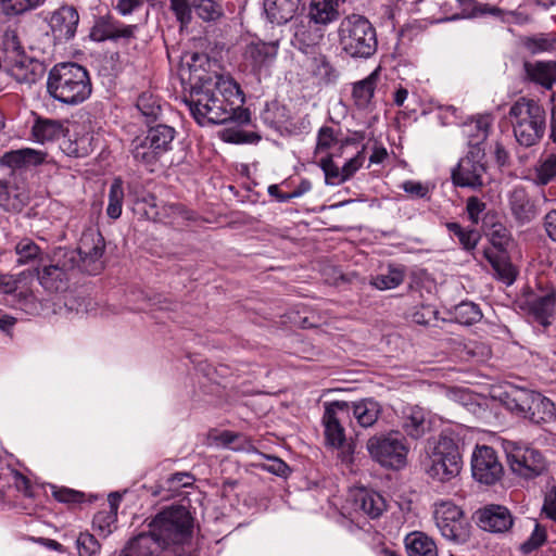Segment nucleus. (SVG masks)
Masks as SVG:
<instances>
[{"mask_svg": "<svg viewBox=\"0 0 556 556\" xmlns=\"http://www.w3.org/2000/svg\"><path fill=\"white\" fill-rule=\"evenodd\" d=\"M96 148L94 135L90 131L75 132L74 139H68L65 142L64 150L68 155L75 157H85L93 152Z\"/></svg>", "mask_w": 556, "mask_h": 556, "instance_id": "72a5a7b5", "label": "nucleus"}, {"mask_svg": "<svg viewBox=\"0 0 556 556\" xmlns=\"http://www.w3.org/2000/svg\"><path fill=\"white\" fill-rule=\"evenodd\" d=\"M350 420L349 402L333 401L325 404L323 425L325 439L332 447H342L345 443L344 424Z\"/></svg>", "mask_w": 556, "mask_h": 556, "instance_id": "4468645a", "label": "nucleus"}, {"mask_svg": "<svg viewBox=\"0 0 556 556\" xmlns=\"http://www.w3.org/2000/svg\"><path fill=\"white\" fill-rule=\"evenodd\" d=\"M314 74L325 84L334 83L339 76L338 71L332 66L326 55H320L315 59Z\"/></svg>", "mask_w": 556, "mask_h": 556, "instance_id": "de8ad7c7", "label": "nucleus"}, {"mask_svg": "<svg viewBox=\"0 0 556 556\" xmlns=\"http://www.w3.org/2000/svg\"><path fill=\"white\" fill-rule=\"evenodd\" d=\"M79 23V14L72 5H62L50 18V27L54 37L61 41L74 38Z\"/></svg>", "mask_w": 556, "mask_h": 556, "instance_id": "aec40b11", "label": "nucleus"}, {"mask_svg": "<svg viewBox=\"0 0 556 556\" xmlns=\"http://www.w3.org/2000/svg\"><path fill=\"white\" fill-rule=\"evenodd\" d=\"M152 533L165 548L188 543L193 532V518L181 506H169L161 510L149 523Z\"/></svg>", "mask_w": 556, "mask_h": 556, "instance_id": "0eeeda50", "label": "nucleus"}, {"mask_svg": "<svg viewBox=\"0 0 556 556\" xmlns=\"http://www.w3.org/2000/svg\"><path fill=\"white\" fill-rule=\"evenodd\" d=\"M405 546L408 556H438V547L432 538L420 531L406 535Z\"/></svg>", "mask_w": 556, "mask_h": 556, "instance_id": "2f4dec72", "label": "nucleus"}, {"mask_svg": "<svg viewBox=\"0 0 556 556\" xmlns=\"http://www.w3.org/2000/svg\"><path fill=\"white\" fill-rule=\"evenodd\" d=\"M92 86L88 71L74 62L55 64L48 74L47 91L56 101L76 105L91 94Z\"/></svg>", "mask_w": 556, "mask_h": 556, "instance_id": "f03ea898", "label": "nucleus"}, {"mask_svg": "<svg viewBox=\"0 0 556 556\" xmlns=\"http://www.w3.org/2000/svg\"><path fill=\"white\" fill-rule=\"evenodd\" d=\"M486 205L477 197H470L467 199L466 211L468 218L475 225L480 220V215L485 211Z\"/></svg>", "mask_w": 556, "mask_h": 556, "instance_id": "13d9d810", "label": "nucleus"}, {"mask_svg": "<svg viewBox=\"0 0 556 556\" xmlns=\"http://www.w3.org/2000/svg\"><path fill=\"white\" fill-rule=\"evenodd\" d=\"M65 122L46 117H36L31 127V135L35 141L40 143L59 140L67 134Z\"/></svg>", "mask_w": 556, "mask_h": 556, "instance_id": "a878e982", "label": "nucleus"}, {"mask_svg": "<svg viewBox=\"0 0 556 556\" xmlns=\"http://www.w3.org/2000/svg\"><path fill=\"white\" fill-rule=\"evenodd\" d=\"M165 549L161 541L152 533H140L122 552L121 556H159Z\"/></svg>", "mask_w": 556, "mask_h": 556, "instance_id": "393cba45", "label": "nucleus"}, {"mask_svg": "<svg viewBox=\"0 0 556 556\" xmlns=\"http://www.w3.org/2000/svg\"><path fill=\"white\" fill-rule=\"evenodd\" d=\"M327 185L337 186L345 182L343 168H340L332 160V155H327L319 163Z\"/></svg>", "mask_w": 556, "mask_h": 556, "instance_id": "a18cd8bd", "label": "nucleus"}, {"mask_svg": "<svg viewBox=\"0 0 556 556\" xmlns=\"http://www.w3.org/2000/svg\"><path fill=\"white\" fill-rule=\"evenodd\" d=\"M553 46H554V42L547 38H529L526 41V47L532 53L548 51L553 48Z\"/></svg>", "mask_w": 556, "mask_h": 556, "instance_id": "69168bd1", "label": "nucleus"}, {"mask_svg": "<svg viewBox=\"0 0 556 556\" xmlns=\"http://www.w3.org/2000/svg\"><path fill=\"white\" fill-rule=\"evenodd\" d=\"M13 479H14V485L18 492H21L26 497L34 496L31 484L25 476L16 472L14 475Z\"/></svg>", "mask_w": 556, "mask_h": 556, "instance_id": "338daca9", "label": "nucleus"}, {"mask_svg": "<svg viewBox=\"0 0 556 556\" xmlns=\"http://www.w3.org/2000/svg\"><path fill=\"white\" fill-rule=\"evenodd\" d=\"M435 315L437 311L432 306H421L412 314V319L418 325H428L435 319Z\"/></svg>", "mask_w": 556, "mask_h": 556, "instance_id": "0e129e2a", "label": "nucleus"}, {"mask_svg": "<svg viewBox=\"0 0 556 556\" xmlns=\"http://www.w3.org/2000/svg\"><path fill=\"white\" fill-rule=\"evenodd\" d=\"M105 250V241L102 235L96 230L83 233L77 249H64L65 253L75 254L73 268L88 275H97L104 267L102 260Z\"/></svg>", "mask_w": 556, "mask_h": 556, "instance_id": "f8f14e48", "label": "nucleus"}, {"mask_svg": "<svg viewBox=\"0 0 556 556\" xmlns=\"http://www.w3.org/2000/svg\"><path fill=\"white\" fill-rule=\"evenodd\" d=\"M546 539V529L536 522L530 536L520 545V551L523 554H530L541 547Z\"/></svg>", "mask_w": 556, "mask_h": 556, "instance_id": "8fccbe9b", "label": "nucleus"}, {"mask_svg": "<svg viewBox=\"0 0 556 556\" xmlns=\"http://www.w3.org/2000/svg\"><path fill=\"white\" fill-rule=\"evenodd\" d=\"M9 74L18 84L31 86L39 81L45 74V65L42 62L20 55L10 62Z\"/></svg>", "mask_w": 556, "mask_h": 556, "instance_id": "412c9836", "label": "nucleus"}, {"mask_svg": "<svg viewBox=\"0 0 556 556\" xmlns=\"http://www.w3.org/2000/svg\"><path fill=\"white\" fill-rule=\"evenodd\" d=\"M136 108L148 125L155 122L163 111L161 100L150 91H144L138 97Z\"/></svg>", "mask_w": 556, "mask_h": 556, "instance_id": "f704fd0d", "label": "nucleus"}, {"mask_svg": "<svg viewBox=\"0 0 556 556\" xmlns=\"http://www.w3.org/2000/svg\"><path fill=\"white\" fill-rule=\"evenodd\" d=\"M455 320L465 326H471L482 318L480 307L473 302H462L454 307L453 312Z\"/></svg>", "mask_w": 556, "mask_h": 556, "instance_id": "e433bc0d", "label": "nucleus"}, {"mask_svg": "<svg viewBox=\"0 0 556 556\" xmlns=\"http://www.w3.org/2000/svg\"><path fill=\"white\" fill-rule=\"evenodd\" d=\"M176 129L166 124L150 126L143 137H136L130 144L134 160L143 165H153L173 149Z\"/></svg>", "mask_w": 556, "mask_h": 556, "instance_id": "1a4fd4ad", "label": "nucleus"}, {"mask_svg": "<svg viewBox=\"0 0 556 556\" xmlns=\"http://www.w3.org/2000/svg\"><path fill=\"white\" fill-rule=\"evenodd\" d=\"M336 141L337 138L332 127L324 126L318 130L317 150H328Z\"/></svg>", "mask_w": 556, "mask_h": 556, "instance_id": "e2e57ef3", "label": "nucleus"}, {"mask_svg": "<svg viewBox=\"0 0 556 556\" xmlns=\"http://www.w3.org/2000/svg\"><path fill=\"white\" fill-rule=\"evenodd\" d=\"M523 67L527 79L545 89H552L556 83V62H525Z\"/></svg>", "mask_w": 556, "mask_h": 556, "instance_id": "bb28decb", "label": "nucleus"}, {"mask_svg": "<svg viewBox=\"0 0 556 556\" xmlns=\"http://www.w3.org/2000/svg\"><path fill=\"white\" fill-rule=\"evenodd\" d=\"M422 466L432 480H453L460 473L463 467L458 442L452 437L441 434L433 445L429 446Z\"/></svg>", "mask_w": 556, "mask_h": 556, "instance_id": "423d86ee", "label": "nucleus"}, {"mask_svg": "<svg viewBox=\"0 0 556 556\" xmlns=\"http://www.w3.org/2000/svg\"><path fill=\"white\" fill-rule=\"evenodd\" d=\"M404 270L390 267L386 274L372 278L371 285L379 290H389L399 287L404 280Z\"/></svg>", "mask_w": 556, "mask_h": 556, "instance_id": "37998d69", "label": "nucleus"}, {"mask_svg": "<svg viewBox=\"0 0 556 556\" xmlns=\"http://www.w3.org/2000/svg\"><path fill=\"white\" fill-rule=\"evenodd\" d=\"M490 242L500 251H504L511 241V235L508 228L501 224H493L489 231Z\"/></svg>", "mask_w": 556, "mask_h": 556, "instance_id": "3c124183", "label": "nucleus"}, {"mask_svg": "<svg viewBox=\"0 0 556 556\" xmlns=\"http://www.w3.org/2000/svg\"><path fill=\"white\" fill-rule=\"evenodd\" d=\"M138 25H126L111 15L99 16L90 29V38L93 41L102 42L106 40L128 41L136 38Z\"/></svg>", "mask_w": 556, "mask_h": 556, "instance_id": "dca6fc26", "label": "nucleus"}, {"mask_svg": "<svg viewBox=\"0 0 556 556\" xmlns=\"http://www.w3.org/2000/svg\"><path fill=\"white\" fill-rule=\"evenodd\" d=\"M195 14L205 22H213L223 15L222 0H193Z\"/></svg>", "mask_w": 556, "mask_h": 556, "instance_id": "4c0bfd02", "label": "nucleus"}, {"mask_svg": "<svg viewBox=\"0 0 556 556\" xmlns=\"http://www.w3.org/2000/svg\"><path fill=\"white\" fill-rule=\"evenodd\" d=\"M278 50V41H253L245 46L243 60L254 74H261L274 64Z\"/></svg>", "mask_w": 556, "mask_h": 556, "instance_id": "a211bd4d", "label": "nucleus"}, {"mask_svg": "<svg viewBox=\"0 0 556 556\" xmlns=\"http://www.w3.org/2000/svg\"><path fill=\"white\" fill-rule=\"evenodd\" d=\"M124 201L123 180L115 178L109 190V201L106 214L112 219H117L122 215V207Z\"/></svg>", "mask_w": 556, "mask_h": 556, "instance_id": "c9c22d12", "label": "nucleus"}, {"mask_svg": "<svg viewBox=\"0 0 556 556\" xmlns=\"http://www.w3.org/2000/svg\"><path fill=\"white\" fill-rule=\"evenodd\" d=\"M556 305V292L553 288L540 290L536 293L529 294L521 308L534 321L543 327L551 325V318L554 315Z\"/></svg>", "mask_w": 556, "mask_h": 556, "instance_id": "f3484780", "label": "nucleus"}, {"mask_svg": "<svg viewBox=\"0 0 556 556\" xmlns=\"http://www.w3.org/2000/svg\"><path fill=\"white\" fill-rule=\"evenodd\" d=\"M15 253L17 255L16 263L18 265H26L38 260L41 250L31 239L23 238L16 243Z\"/></svg>", "mask_w": 556, "mask_h": 556, "instance_id": "ea45409f", "label": "nucleus"}, {"mask_svg": "<svg viewBox=\"0 0 556 556\" xmlns=\"http://www.w3.org/2000/svg\"><path fill=\"white\" fill-rule=\"evenodd\" d=\"M303 5V0H263L264 12L270 23L278 25L291 21Z\"/></svg>", "mask_w": 556, "mask_h": 556, "instance_id": "b1692460", "label": "nucleus"}, {"mask_svg": "<svg viewBox=\"0 0 556 556\" xmlns=\"http://www.w3.org/2000/svg\"><path fill=\"white\" fill-rule=\"evenodd\" d=\"M350 416L353 415L358 425L368 428L374 426L380 414V404L372 399H363L358 402H349Z\"/></svg>", "mask_w": 556, "mask_h": 556, "instance_id": "c756f323", "label": "nucleus"}, {"mask_svg": "<svg viewBox=\"0 0 556 556\" xmlns=\"http://www.w3.org/2000/svg\"><path fill=\"white\" fill-rule=\"evenodd\" d=\"M509 118L517 142L526 148L535 146L545 132V110L536 101L518 99L509 109Z\"/></svg>", "mask_w": 556, "mask_h": 556, "instance_id": "39448f33", "label": "nucleus"}, {"mask_svg": "<svg viewBox=\"0 0 556 556\" xmlns=\"http://www.w3.org/2000/svg\"><path fill=\"white\" fill-rule=\"evenodd\" d=\"M365 162V148L356 153L353 157H351L345 164L342 166L345 180H349L353 175L363 166Z\"/></svg>", "mask_w": 556, "mask_h": 556, "instance_id": "052dcab7", "label": "nucleus"}, {"mask_svg": "<svg viewBox=\"0 0 556 556\" xmlns=\"http://www.w3.org/2000/svg\"><path fill=\"white\" fill-rule=\"evenodd\" d=\"M370 457L381 466L400 469L406 465L409 446L397 430L372 435L366 443Z\"/></svg>", "mask_w": 556, "mask_h": 556, "instance_id": "9d476101", "label": "nucleus"}, {"mask_svg": "<svg viewBox=\"0 0 556 556\" xmlns=\"http://www.w3.org/2000/svg\"><path fill=\"white\" fill-rule=\"evenodd\" d=\"M45 157L46 153L26 148L5 152L1 157V164L11 168H20L41 164Z\"/></svg>", "mask_w": 556, "mask_h": 556, "instance_id": "7c9ffc66", "label": "nucleus"}, {"mask_svg": "<svg viewBox=\"0 0 556 556\" xmlns=\"http://www.w3.org/2000/svg\"><path fill=\"white\" fill-rule=\"evenodd\" d=\"M76 548L78 556H99L101 544L89 532H80L76 539Z\"/></svg>", "mask_w": 556, "mask_h": 556, "instance_id": "49530a36", "label": "nucleus"}, {"mask_svg": "<svg viewBox=\"0 0 556 556\" xmlns=\"http://www.w3.org/2000/svg\"><path fill=\"white\" fill-rule=\"evenodd\" d=\"M472 477L480 483L495 484L504 475L496 452L486 445L477 446L471 458Z\"/></svg>", "mask_w": 556, "mask_h": 556, "instance_id": "2eb2a0df", "label": "nucleus"}, {"mask_svg": "<svg viewBox=\"0 0 556 556\" xmlns=\"http://www.w3.org/2000/svg\"><path fill=\"white\" fill-rule=\"evenodd\" d=\"M544 227L548 237L556 242V210H552L545 215Z\"/></svg>", "mask_w": 556, "mask_h": 556, "instance_id": "774afa93", "label": "nucleus"}, {"mask_svg": "<svg viewBox=\"0 0 556 556\" xmlns=\"http://www.w3.org/2000/svg\"><path fill=\"white\" fill-rule=\"evenodd\" d=\"M556 179V153H551L542 159L535 167V181L546 186Z\"/></svg>", "mask_w": 556, "mask_h": 556, "instance_id": "58836bf2", "label": "nucleus"}, {"mask_svg": "<svg viewBox=\"0 0 556 556\" xmlns=\"http://www.w3.org/2000/svg\"><path fill=\"white\" fill-rule=\"evenodd\" d=\"M223 138L231 143H255L261 140V136L256 132L244 131L240 129H226Z\"/></svg>", "mask_w": 556, "mask_h": 556, "instance_id": "864d4df0", "label": "nucleus"}, {"mask_svg": "<svg viewBox=\"0 0 556 556\" xmlns=\"http://www.w3.org/2000/svg\"><path fill=\"white\" fill-rule=\"evenodd\" d=\"M401 427L412 439H419L429 430L430 422L424 408L417 405L406 406L402 410Z\"/></svg>", "mask_w": 556, "mask_h": 556, "instance_id": "5701e85b", "label": "nucleus"}, {"mask_svg": "<svg viewBox=\"0 0 556 556\" xmlns=\"http://www.w3.org/2000/svg\"><path fill=\"white\" fill-rule=\"evenodd\" d=\"M261 467L265 471L281 478H287L291 472L290 467L282 459L275 456H266Z\"/></svg>", "mask_w": 556, "mask_h": 556, "instance_id": "5fc2aeb1", "label": "nucleus"}, {"mask_svg": "<svg viewBox=\"0 0 556 556\" xmlns=\"http://www.w3.org/2000/svg\"><path fill=\"white\" fill-rule=\"evenodd\" d=\"M457 239L464 250L472 251L480 240V235L475 229H463L460 233H458Z\"/></svg>", "mask_w": 556, "mask_h": 556, "instance_id": "680f3d73", "label": "nucleus"}, {"mask_svg": "<svg viewBox=\"0 0 556 556\" xmlns=\"http://www.w3.org/2000/svg\"><path fill=\"white\" fill-rule=\"evenodd\" d=\"M354 505L371 519L379 518L387 509L386 500L381 494L364 489L355 493Z\"/></svg>", "mask_w": 556, "mask_h": 556, "instance_id": "cd10ccee", "label": "nucleus"}, {"mask_svg": "<svg viewBox=\"0 0 556 556\" xmlns=\"http://www.w3.org/2000/svg\"><path fill=\"white\" fill-rule=\"evenodd\" d=\"M380 75V67H377L366 78L353 85L352 96L355 104L365 109L371 101Z\"/></svg>", "mask_w": 556, "mask_h": 556, "instance_id": "473e14b6", "label": "nucleus"}, {"mask_svg": "<svg viewBox=\"0 0 556 556\" xmlns=\"http://www.w3.org/2000/svg\"><path fill=\"white\" fill-rule=\"evenodd\" d=\"M508 204L513 216L519 224L529 223L536 215L533 201L530 199L526 188L521 186H516L508 193Z\"/></svg>", "mask_w": 556, "mask_h": 556, "instance_id": "4be33fe9", "label": "nucleus"}, {"mask_svg": "<svg viewBox=\"0 0 556 556\" xmlns=\"http://www.w3.org/2000/svg\"><path fill=\"white\" fill-rule=\"evenodd\" d=\"M502 447L511 472L525 480H532L547 468L543 453L523 441L503 440Z\"/></svg>", "mask_w": 556, "mask_h": 556, "instance_id": "6e6552de", "label": "nucleus"}, {"mask_svg": "<svg viewBox=\"0 0 556 556\" xmlns=\"http://www.w3.org/2000/svg\"><path fill=\"white\" fill-rule=\"evenodd\" d=\"M184 103L200 126L237 121L250 122V112L243 109L244 93L230 77L215 75L191 87Z\"/></svg>", "mask_w": 556, "mask_h": 556, "instance_id": "f257e3e1", "label": "nucleus"}, {"mask_svg": "<svg viewBox=\"0 0 556 556\" xmlns=\"http://www.w3.org/2000/svg\"><path fill=\"white\" fill-rule=\"evenodd\" d=\"M74 263L75 254L65 253L63 248H59L53 254L52 263L38 273L39 283L52 293L67 290L70 279L75 273Z\"/></svg>", "mask_w": 556, "mask_h": 556, "instance_id": "ddd939ff", "label": "nucleus"}, {"mask_svg": "<svg viewBox=\"0 0 556 556\" xmlns=\"http://www.w3.org/2000/svg\"><path fill=\"white\" fill-rule=\"evenodd\" d=\"M170 10L181 25H188L192 20V5L188 0H170Z\"/></svg>", "mask_w": 556, "mask_h": 556, "instance_id": "6e6d98bb", "label": "nucleus"}, {"mask_svg": "<svg viewBox=\"0 0 556 556\" xmlns=\"http://www.w3.org/2000/svg\"><path fill=\"white\" fill-rule=\"evenodd\" d=\"M117 506L111 501L110 511H99L94 515L92 520L93 529L103 538L112 533V525L116 520Z\"/></svg>", "mask_w": 556, "mask_h": 556, "instance_id": "79ce46f5", "label": "nucleus"}, {"mask_svg": "<svg viewBox=\"0 0 556 556\" xmlns=\"http://www.w3.org/2000/svg\"><path fill=\"white\" fill-rule=\"evenodd\" d=\"M2 49L7 55L9 62H12L13 59L20 58V55H25L23 51V47L18 40V37L14 30H7L2 36Z\"/></svg>", "mask_w": 556, "mask_h": 556, "instance_id": "09e8293b", "label": "nucleus"}, {"mask_svg": "<svg viewBox=\"0 0 556 556\" xmlns=\"http://www.w3.org/2000/svg\"><path fill=\"white\" fill-rule=\"evenodd\" d=\"M344 0H311L308 17L319 25H328L339 18V5Z\"/></svg>", "mask_w": 556, "mask_h": 556, "instance_id": "c85d7f7f", "label": "nucleus"}, {"mask_svg": "<svg viewBox=\"0 0 556 556\" xmlns=\"http://www.w3.org/2000/svg\"><path fill=\"white\" fill-rule=\"evenodd\" d=\"M491 126L488 116L479 117L475 124L468 127L477 130L476 139L469 140L468 153L459 160L456 168L452 172L453 182L458 187L480 188L483 186V176L486 167L483 162L484 149L480 144L488 138Z\"/></svg>", "mask_w": 556, "mask_h": 556, "instance_id": "20e7f679", "label": "nucleus"}, {"mask_svg": "<svg viewBox=\"0 0 556 556\" xmlns=\"http://www.w3.org/2000/svg\"><path fill=\"white\" fill-rule=\"evenodd\" d=\"M542 514L556 522V486H552L544 495Z\"/></svg>", "mask_w": 556, "mask_h": 556, "instance_id": "bf43d9fd", "label": "nucleus"}, {"mask_svg": "<svg viewBox=\"0 0 556 556\" xmlns=\"http://www.w3.org/2000/svg\"><path fill=\"white\" fill-rule=\"evenodd\" d=\"M46 0H0V12L5 15H18L34 10Z\"/></svg>", "mask_w": 556, "mask_h": 556, "instance_id": "a19ab883", "label": "nucleus"}, {"mask_svg": "<svg viewBox=\"0 0 556 556\" xmlns=\"http://www.w3.org/2000/svg\"><path fill=\"white\" fill-rule=\"evenodd\" d=\"M341 53L353 60H368L378 50L377 31L369 20L361 14L343 17L337 29Z\"/></svg>", "mask_w": 556, "mask_h": 556, "instance_id": "7ed1b4c3", "label": "nucleus"}, {"mask_svg": "<svg viewBox=\"0 0 556 556\" xmlns=\"http://www.w3.org/2000/svg\"><path fill=\"white\" fill-rule=\"evenodd\" d=\"M52 495L58 502L67 504L80 503L84 498V493L68 488L53 486Z\"/></svg>", "mask_w": 556, "mask_h": 556, "instance_id": "4d7b16f0", "label": "nucleus"}, {"mask_svg": "<svg viewBox=\"0 0 556 556\" xmlns=\"http://www.w3.org/2000/svg\"><path fill=\"white\" fill-rule=\"evenodd\" d=\"M435 526L441 535L455 544H465L471 536V525L460 507L450 501L435 503Z\"/></svg>", "mask_w": 556, "mask_h": 556, "instance_id": "9b49d317", "label": "nucleus"}, {"mask_svg": "<svg viewBox=\"0 0 556 556\" xmlns=\"http://www.w3.org/2000/svg\"><path fill=\"white\" fill-rule=\"evenodd\" d=\"M478 526L489 532L504 533L514 523L510 511L501 505H489L477 511Z\"/></svg>", "mask_w": 556, "mask_h": 556, "instance_id": "6ab92c4d", "label": "nucleus"}, {"mask_svg": "<svg viewBox=\"0 0 556 556\" xmlns=\"http://www.w3.org/2000/svg\"><path fill=\"white\" fill-rule=\"evenodd\" d=\"M485 256L491 263L497 276L505 283L510 285L515 281L517 271L514 268V266L510 263H508L503 256L491 255L489 252H485Z\"/></svg>", "mask_w": 556, "mask_h": 556, "instance_id": "c03bdc74", "label": "nucleus"}, {"mask_svg": "<svg viewBox=\"0 0 556 556\" xmlns=\"http://www.w3.org/2000/svg\"><path fill=\"white\" fill-rule=\"evenodd\" d=\"M0 206L7 211H18L22 207L18 195L4 181H0Z\"/></svg>", "mask_w": 556, "mask_h": 556, "instance_id": "603ef678", "label": "nucleus"}]
</instances>
